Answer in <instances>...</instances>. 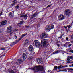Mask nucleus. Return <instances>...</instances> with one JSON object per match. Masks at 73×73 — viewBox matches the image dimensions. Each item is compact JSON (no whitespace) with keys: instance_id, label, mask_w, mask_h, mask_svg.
<instances>
[{"instance_id":"nucleus-1","label":"nucleus","mask_w":73,"mask_h":73,"mask_svg":"<svg viewBox=\"0 0 73 73\" xmlns=\"http://www.w3.org/2000/svg\"><path fill=\"white\" fill-rule=\"evenodd\" d=\"M32 70H33L34 72L42 71L44 70L43 67L41 65L35 66L33 67V68L31 69Z\"/></svg>"},{"instance_id":"nucleus-2","label":"nucleus","mask_w":73,"mask_h":73,"mask_svg":"<svg viewBox=\"0 0 73 73\" xmlns=\"http://www.w3.org/2000/svg\"><path fill=\"white\" fill-rule=\"evenodd\" d=\"M40 45L42 47V46H48L49 43L48 42V40L45 39L42 40Z\"/></svg>"},{"instance_id":"nucleus-3","label":"nucleus","mask_w":73,"mask_h":73,"mask_svg":"<svg viewBox=\"0 0 73 73\" xmlns=\"http://www.w3.org/2000/svg\"><path fill=\"white\" fill-rule=\"evenodd\" d=\"M64 13L66 16L69 17V16L72 15V11L69 9H67L64 11Z\"/></svg>"},{"instance_id":"nucleus-4","label":"nucleus","mask_w":73,"mask_h":73,"mask_svg":"<svg viewBox=\"0 0 73 73\" xmlns=\"http://www.w3.org/2000/svg\"><path fill=\"white\" fill-rule=\"evenodd\" d=\"M54 28V25H53L52 24L49 25V26H47L45 28V30L46 31H47L48 32H49L50 31V29H53V28Z\"/></svg>"},{"instance_id":"nucleus-5","label":"nucleus","mask_w":73,"mask_h":73,"mask_svg":"<svg viewBox=\"0 0 73 73\" xmlns=\"http://www.w3.org/2000/svg\"><path fill=\"white\" fill-rule=\"evenodd\" d=\"M33 45L35 46L38 48L40 46V42L38 41V40H35L33 42Z\"/></svg>"},{"instance_id":"nucleus-6","label":"nucleus","mask_w":73,"mask_h":73,"mask_svg":"<svg viewBox=\"0 0 73 73\" xmlns=\"http://www.w3.org/2000/svg\"><path fill=\"white\" fill-rule=\"evenodd\" d=\"M46 37H48V35L45 33L42 34L40 36V38L41 39L45 38Z\"/></svg>"},{"instance_id":"nucleus-7","label":"nucleus","mask_w":73,"mask_h":73,"mask_svg":"<svg viewBox=\"0 0 73 73\" xmlns=\"http://www.w3.org/2000/svg\"><path fill=\"white\" fill-rule=\"evenodd\" d=\"M29 55V54L28 53H26V54H25L24 53H23L22 57L23 60H25L27 57H28Z\"/></svg>"},{"instance_id":"nucleus-8","label":"nucleus","mask_w":73,"mask_h":73,"mask_svg":"<svg viewBox=\"0 0 73 73\" xmlns=\"http://www.w3.org/2000/svg\"><path fill=\"white\" fill-rule=\"evenodd\" d=\"M36 60L38 64H43V62H42V60L41 58H36Z\"/></svg>"},{"instance_id":"nucleus-9","label":"nucleus","mask_w":73,"mask_h":73,"mask_svg":"<svg viewBox=\"0 0 73 73\" xmlns=\"http://www.w3.org/2000/svg\"><path fill=\"white\" fill-rule=\"evenodd\" d=\"M12 27L11 26L8 27L7 28V33H10L12 31Z\"/></svg>"},{"instance_id":"nucleus-10","label":"nucleus","mask_w":73,"mask_h":73,"mask_svg":"<svg viewBox=\"0 0 73 73\" xmlns=\"http://www.w3.org/2000/svg\"><path fill=\"white\" fill-rule=\"evenodd\" d=\"M7 23V21L5 20L0 23V26H1V25H5Z\"/></svg>"},{"instance_id":"nucleus-11","label":"nucleus","mask_w":73,"mask_h":73,"mask_svg":"<svg viewBox=\"0 0 73 73\" xmlns=\"http://www.w3.org/2000/svg\"><path fill=\"white\" fill-rule=\"evenodd\" d=\"M29 50L30 52H33L34 50L33 47L32 45L30 46L29 47Z\"/></svg>"},{"instance_id":"nucleus-12","label":"nucleus","mask_w":73,"mask_h":73,"mask_svg":"<svg viewBox=\"0 0 73 73\" xmlns=\"http://www.w3.org/2000/svg\"><path fill=\"white\" fill-rule=\"evenodd\" d=\"M38 13H37V12L35 13L30 17V19H33V18H34V17H36V15H38Z\"/></svg>"},{"instance_id":"nucleus-13","label":"nucleus","mask_w":73,"mask_h":73,"mask_svg":"<svg viewBox=\"0 0 73 73\" xmlns=\"http://www.w3.org/2000/svg\"><path fill=\"white\" fill-rule=\"evenodd\" d=\"M66 67H68V65H65V66H62L60 65L58 66V69H61V68H66Z\"/></svg>"},{"instance_id":"nucleus-14","label":"nucleus","mask_w":73,"mask_h":73,"mask_svg":"<svg viewBox=\"0 0 73 73\" xmlns=\"http://www.w3.org/2000/svg\"><path fill=\"white\" fill-rule=\"evenodd\" d=\"M17 64H22L23 62L22 61V59H19L17 61Z\"/></svg>"},{"instance_id":"nucleus-15","label":"nucleus","mask_w":73,"mask_h":73,"mask_svg":"<svg viewBox=\"0 0 73 73\" xmlns=\"http://www.w3.org/2000/svg\"><path fill=\"white\" fill-rule=\"evenodd\" d=\"M9 16L10 17H12L13 16V12L12 11L11 12H10L9 14Z\"/></svg>"},{"instance_id":"nucleus-16","label":"nucleus","mask_w":73,"mask_h":73,"mask_svg":"<svg viewBox=\"0 0 73 73\" xmlns=\"http://www.w3.org/2000/svg\"><path fill=\"white\" fill-rule=\"evenodd\" d=\"M61 50H57V51H55L52 54V55L54 54H56V53H60L61 52Z\"/></svg>"},{"instance_id":"nucleus-17","label":"nucleus","mask_w":73,"mask_h":73,"mask_svg":"<svg viewBox=\"0 0 73 73\" xmlns=\"http://www.w3.org/2000/svg\"><path fill=\"white\" fill-rule=\"evenodd\" d=\"M20 23H19L18 24V25L19 26V27H21V26H20V25H21V24H23V23H24V22L23 21H20Z\"/></svg>"},{"instance_id":"nucleus-18","label":"nucleus","mask_w":73,"mask_h":73,"mask_svg":"<svg viewBox=\"0 0 73 73\" xmlns=\"http://www.w3.org/2000/svg\"><path fill=\"white\" fill-rule=\"evenodd\" d=\"M13 3L11 5V6L12 7H13V6L14 5H15V4H16L17 3V1L15 0L13 1Z\"/></svg>"},{"instance_id":"nucleus-19","label":"nucleus","mask_w":73,"mask_h":73,"mask_svg":"<svg viewBox=\"0 0 73 73\" xmlns=\"http://www.w3.org/2000/svg\"><path fill=\"white\" fill-rule=\"evenodd\" d=\"M29 41H28V39H26L25 42V45H28Z\"/></svg>"},{"instance_id":"nucleus-20","label":"nucleus","mask_w":73,"mask_h":73,"mask_svg":"<svg viewBox=\"0 0 73 73\" xmlns=\"http://www.w3.org/2000/svg\"><path fill=\"white\" fill-rule=\"evenodd\" d=\"M28 57H29V58H28V60H32V58H33V56H31V55H29H29H28Z\"/></svg>"},{"instance_id":"nucleus-21","label":"nucleus","mask_w":73,"mask_h":73,"mask_svg":"<svg viewBox=\"0 0 73 73\" xmlns=\"http://www.w3.org/2000/svg\"><path fill=\"white\" fill-rule=\"evenodd\" d=\"M70 44V42H68L65 43V44L64 45V47H66L69 44Z\"/></svg>"},{"instance_id":"nucleus-22","label":"nucleus","mask_w":73,"mask_h":73,"mask_svg":"<svg viewBox=\"0 0 73 73\" xmlns=\"http://www.w3.org/2000/svg\"><path fill=\"white\" fill-rule=\"evenodd\" d=\"M62 14H60L58 17V19L59 20H61V17Z\"/></svg>"},{"instance_id":"nucleus-23","label":"nucleus","mask_w":73,"mask_h":73,"mask_svg":"<svg viewBox=\"0 0 73 73\" xmlns=\"http://www.w3.org/2000/svg\"><path fill=\"white\" fill-rule=\"evenodd\" d=\"M65 17V15H63L62 14V17H61V20H63L64 19Z\"/></svg>"},{"instance_id":"nucleus-24","label":"nucleus","mask_w":73,"mask_h":73,"mask_svg":"<svg viewBox=\"0 0 73 73\" xmlns=\"http://www.w3.org/2000/svg\"><path fill=\"white\" fill-rule=\"evenodd\" d=\"M67 58L71 59V60H73V57L72 56H68Z\"/></svg>"},{"instance_id":"nucleus-25","label":"nucleus","mask_w":73,"mask_h":73,"mask_svg":"<svg viewBox=\"0 0 73 73\" xmlns=\"http://www.w3.org/2000/svg\"><path fill=\"white\" fill-rule=\"evenodd\" d=\"M35 54V53L34 52H32L31 53L29 54V55H30L31 56H33Z\"/></svg>"},{"instance_id":"nucleus-26","label":"nucleus","mask_w":73,"mask_h":73,"mask_svg":"<svg viewBox=\"0 0 73 73\" xmlns=\"http://www.w3.org/2000/svg\"><path fill=\"white\" fill-rule=\"evenodd\" d=\"M27 33H26V34H23L22 35V36H23V37H25V36H27Z\"/></svg>"},{"instance_id":"nucleus-27","label":"nucleus","mask_w":73,"mask_h":73,"mask_svg":"<svg viewBox=\"0 0 73 73\" xmlns=\"http://www.w3.org/2000/svg\"><path fill=\"white\" fill-rule=\"evenodd\" d=\"M7 50L6 52H5L4 53V54L2 55L1 56H5V54H6V53H7Z\"/></svg>"},{"instance_id":"nucleus-28","label":"nucleus","mask_w":73,"mask_h":73,"mask_svg":"<svg viewBox=\"0 0 73 73\" xmlns=\"http://www.w3.org/2000/svg\"><path fill=\"white\" fill-rule=\"evenodd\" d=\"M15 8L16 9H19V8H20V7L18 5H17L15 7Z\"/></svg>"},{"instance_id":"nucleus-29","label":"nucleus","mask_w":73,"mask_h":73,"mask_svg":"<svg viewBox=\"0 0 73 73\" xmlns=\"http://www.w3.org/2000/svg\"><path fill=\"white\" fill-rule=\"evenodd\" d=\"M65 69L59 71V72H65Z\"/></svg>"},{"instance_id":"nucleus-30","label":"nucleus","mask_w":73,"mask_h":73,"mask_svg":"<svg viewBox=\"0 0 73 73\" xmlns=\"http://www.w3.org/2000/svg\"><path fill=\"white\" fill-rule=\"evenodd\" d=\"M66 32H67V33H68V32H69V29H66Z\"/></svg>"},{"instance_id":"nucleus-31","label":"nucleus","mask_w":73,"mask_h":73,"mask_svg":"<svg viewBox=\"0 0 73 73\" xmlns=\"http://www.w3.org/2000/svg\"><path fill=\"white\" fill-rule=\"evenodd\" d=\"M67 27H68V29H69V28H70V27H71V26H70V25H69V26H67Z\"/></svg>"},{"instance_id":"nucleus-32","label":"nucleus","mask_w":73,"mask_h":73,"mask_svg":"<svg viewBox=\"0 0 73 73\" xmlns=\"http://www.w3.org/2000/svg\"><path fill=\"white\" fill-rule=\"evenodd\" d=\"M13 70L14 71V73H16V72H17V70L14 69Z\"/></svg>"},{"instance_id":"nucleus-33","label":"nucleus","mask_w":73,"mask_h":73,"mask_svg":"<svg viewBox=\"0 0 73 73\" xmlns=\"http://www.w3.org/2000/svg\"><path fill=\"white\" fill-rule=\"evenodd\" d=\"M66 40H67V41H69V38L67 37H66Z\"/></svg>"},{"instance_id":"nucleus-34","label":"nucleus","mask_w":73,"mask_h":73,"mask_svg":"<svg viewBox=\"0 0 73 73\" xmlns=\"http://www.w3.org/2000/svg\"><path fill=\"white\" fill-rule=\"evenodd\" d=\"M52 6V5H49L47 7V8H49V7H51Z\"/></svg>"},{"instance_id":"nucleus-35","label":"nucleus","mask_w":73,"mask_h":73,"mask_svg":"<svg viewBox=\"0 0 73 73\" xmlns=\"http://www.w3.org/2000/svg\"><path fill=\"white\" fill-rule=\"evenodd\" d=\"M27 15H23V17H24V18H25L26 17H27Z\"/></svg>"},{"instance_id":"nucleus-36","label":"nucleus","mask_w":73,"mask_h":73,"mask_svg":"<svg viewBox=\"0 0 73 73\" xmlns=\"http://www.w3.org/2000/svg\"><path fill=\"white\" fill-rule=\"evenodd\" d=\"M67 61H71V60H70V59L69 58H67Z\"/></svg>"},{"instance_id":"nucleus-37","label":"nucleus","mask_w":73,"mask_h":73,"mask_svg":"<svg viewBox=\"0 0 73 73\" xmlns=\"http://www.w3.org/2000/svg\"><path fill=\"white\" fill-rule=\"evenodd\" d=\"M68 70H72V71H73V69L69 68L68 69Z\"/></svg>"},{"instance_id":"nucleus-38","label":"nucleus","mask_w":73,"mask_h":73,"mask_svg":"<svg viewBox=\"0 0 73 73\" xmlns=\"http://www.w3.org/2000/svg\"><path fill=\"white\" fill-rule=\"evenodd\" d=\"M70 52H71V53H73V50H71L69 51Z\"/></svg>"},{"instance_id":"nucleus-39","label":"nucleus","mask_w":73,"mask_h":73,"mask_svg":"<svg viewBox=\"0 0 73 73\" xmlns=\"http://www.w3.org/2000/svg\"><path fill=\"white\" fill-rule=\"evenodd\" d=\"M70 67H73V64H71L69 65Z\"/></svg>"},{"instance_id":"nucleus-40","label":"nucleus","mask_w":73,"mask_h":73,"mask_svg":"<svg viewBox=\"0 0 73 73\" xmlns=\"http://www.w3.org/2000/svg\"><path fill=\"white\" fill-rule=\"evenodd\" d=\"M23 36H21V37L19 39V40H21V39L22 38H23Z\"/></svg>"},{"instance_id":"nucleus-41","label":"nucleus","mask_w":73,"mask_h":73,"mask_svg":"<svg viewBox=\"0 0 73 73\" xmlns=\"http://www.w3.org/2000/svg\"><path fill=\"white\" fill-rule=\"evenodd\" d=\"M12 62H11L10 63H9V62L7 63V64H12Z\"/></svg>"},{"instance_id":"nucleus-42","label":"nucleus","mask_w":73,"mask_h":73,"mask_svg":"<svg viewBox=\"0 0 73 73\" xmlns=\"http://www.w3.org/2000/svg\"><path fill=\"white\" fill-rule=\"evenodd\" d=\"M58 67L57 66H55V67L54 68V69H57Z\"/></svg>"},{"instance_id":"nucleus-43","label":"nucleus","mask_w":73,"mask_h":73,"mask_svg":"<svg viewBox=\"0 0 73 73\" xmlns=\"http://www.w3.org/2000/svg\"><path fill=\"white\" fill-rule=\"evenodd\" d=\"M71 38L72 39H73V34H72V35L71 36Z\"/></svg>"},{"instance_id":"nucleus-44","label":"nucleus","mask_w":73,"mask_h":73,"mask_svg":"<svg viewBox=\"0 0 73 73\" xmlns=\"http://www.w3.org/2000/svg\"><path fill=\"white\" fill-rule=\"evenodd\" d=\"M29 26H26V28H29Z\"/></svg>"},{"instance_id":"nucleus-45","label":"nucleus","mask_w":73,"mask_h":73,"mask_svg":"<svg viewBox=\"0 0 73 73\" xmlns=\"http://www.w3.org/2000/svg\"><path fill=\"white\" fill-rule=\"evenodd\" d=\"M3 12H1L0 14V16H1L3 15Z\"/></svg>"},{"instance_id":"nucleus-46","label":"nucleus","mask_w":73,"mask_h":73,"mask_svg":"<svg viewBox=\"0 0 73 73\" xmlns=\"http://www.w3.org/2000/svg\"><path fill=\"white\" fill-rule=\"evenodd\" d=\"M11 73H15V72L13 70L11 72Z\"/></svg>"},{"instance_id":"nucleus-47","label":"nucleus","mask_w":73,"mask_h":73,"mask_svg":"<svg viewBox=\"0 0 73 73\" xmlns=\"http://www.w3.org/2000/svg\"><path fill=\"white\" fill-rule=\"evenodd\" d=\"M62 35H61L60 37H59L60 38H62Z\"/></svg>"},{"instance_id":"nucleus-48","label":"nucleus","mask_w":73,"mask_h":73,"mask_svg":"<svg viewBox=\"0 0 73 73\" xmlns=\"http://www.w3.org/2000/svg\"><path fill=\"white\" fill-rule=\"evenodd\" d=\"M13 45H15V44H16V42H13L12 43Z\"/></svg>"},{"instance_id":"nucleus-49","label":"nucleus","mask_w":73,"mask_h":73,"mask_svg":"<svg viewBox=\"0 0 73 73\" xmlns=\"http://www.w3.org/2000/svg\"><path fill=\"white\" fill-rule=\"evenodd\" d=\"M72 46V44H70L68 45V47H70V46Z\"/></svg>"},{"instance_id":"nucleus-50","label":"nucleus","mask_w":73,"mask_h":73,"mask_svg":"<svg viewBox=\"0 0 73 73\" xmlns=\"http://www.w3.org/2000/svg\"><path fill=\"white\" fill-rule=\"evenodd\" d=\"M1 50H5V48H1Z\"/></svg>"},{"instance_id":"nucleus-51","label":"nucleus","mask_w":73,"mask_h":73,"mask_svg":"<svg viewBox=\"0 0 73 73\" xmlns=\"http://www.w3.org/2000/svg\"><path fill=\"white\" fill-rule=\"evenodd\" d=\"M64 28H65V29H67V27L64 26Z\"/></svg>"},{"instance_id":"nucleus-52","label":"nucleus","mask_w":73,"mask_h":73,"mask_svg":"<svg viewBox=\"0 0 73 73\" xmlns=\"http://www.w3.org/2000/svg\"><path fill=\"white\" fill-rule=\"evenodd\" d=\"M30 63L31 64H33V62H32V61H31L30 62Z\"/></svg>"},{"instance_id":"nucleus-53","label":"nucleus","mask_w":73,"mask_h":73,"mask_svg":"<svg viewBox=\"0 0 73 73\" xmlns=\"http://www.w3.org/2000/svg\"><path fill=\"white\" fill-rule=\"evenodd\" d=\"M57 46H58V47H60V44H58L57 45Z\"/></svg>"},{"instance_id":"nucleus-54","label":"nucleus","mask_w":73,"mask_h":73,"mask_svg":"<svg viewBox=\"0 0 73 73\" xmlns=\"http://www.w3.org/2000/svg\"><path fill=\"white\" fill-rule=\"evenodd\" d=\"M67 63H70V62L69 61L66 62Z\"/></svg>"},{"instance_id":"nucleus-55","label":"nucleus","mask_w":73,"mask_h":73,"mask_svg":"<svg viewBox=\"0 0 73 73\" xmlns=\"http://www.w3.org/2000/svg\"><path fill=\"white\" fill-rule=\"evenodd\" d=\"M70 42L71 43H72V44H73V41L72 40V41H71Z\"/></svg>"},{"instance_id":"nucleus-56","label":"nucleus","mask_w":73,"mask_h":73,"mask_svg":"<svg viewBox=\"0 0 73 73\" xmlns=\"http://www.w3.org/2000/svg\"><path fill=\"white\" fill-rule=\"evenodd\" d=\"M14 37H15L16 38L15 39H16V38H17V36H16V35H15Z\"/></svg>"},{"instance_id":"nucleus-57","label":"nucleus","mask_w":73,"mask_h":73,"mask_svg":"<svg viewBox=\"0 0 73 73\" xmlns=\"http://www.w3.org/2000/svg\"><path fill=\"white\" fill-rule=\"evenodd\" d=\"M21 17H23V15H22L20 16Z\"/></svg>"},{"instance_id":"nucleus-58","label":"nucleus","mask_w":73,"mask_h":73,"mask_svg":"<svg viewBox=\"0 0 73 73\" xmlns=\"http://www.w3.org/2000/svg\"><path fill=\"white\" fill-rule=\"evenodd\" d=\"M71 49V48H68L67 49V50H70Z\"/></svg>"},{"instance_id":"nucleus-59","label":"nucleus","mask_w":73,"mask_h":73,"mask_svg":"<svg viewBox=\"0 0 73 73\" xmlns=\"http://www.w3.org/2000/svg\"><path fill=\"white\" fill-rule=\"evenodd\" d=\"M12 32L11 33H10V35H12Z\"/></svg>"},{"instance_id":"nucleus-60","label":"nucleus","mask_w":73,"mask_h":73,"mask_svg":"<svg viewBox=\"0 0 73 73\" xmlns=\"http://www.w3.org/2000/svg\"><path fill=\"white\" fill-rule=\"evenodd\" d=\"M16 33H14V34L15 35H16Z\"/></svg>"},{"instance_id":"nucleus-61","label":"nucleus","mask_w":73,"mask_h":73,"mask_svg":"<svg viewBox=\"0 0 73 73\" xmlns=\"http://www.w3.org/2000/svg\"><path fill=\"white\" fill-rule=\"evenodd\" d=\"M37 27H39V26H38H38H37Z\"/></svg>"},{"instance_id":"nucleus-62","label":"nucleus","mask_w":73,"mask_h":73,"mask_svg":"<svg viewBox=\"0 0 73 73\" xmlns=\"http://www.w3.org/2000/svg\"><path fill=\"white\" fill-rule=\"evenodd\" d=\"M38 0V1H41V0Z\"/></svg>"},{"instance_id":"nucleus-63","label":"nucleus","mask_w":73,"mask_h":73,"mask_svg":"<svg viewBox=\"0 0 73 73\" xmlns=\"http://www.w3.org/2000/svg\"><path fill=\"white\" fill-rule=\"evenodd\" d=\"M58 49H60V48H58Z\"/></svg>"},{"instance_id":"nucleus-64","label":"nucleus","mask_w":73,"mask_h":73,"mask_svg":"<svg viewBox=\"0 0 73 73\" xmlns=\"http://www.w3.org/2000/svg\"><path fill=\"white\" fill-rule=\"evenodd\" d=\"M64 54V53H63V54Z\"/></svg>"}]
</instances>
